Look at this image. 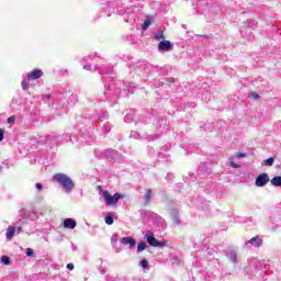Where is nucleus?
<instances>
[{
    "label": "nucleus",
    "mask_w": 281,
    "mask_h": 281,
    "mask_svg": "<svg viewBox=\"0 0 281 281\" xmlns=\"http://www.w3.org/2000/svg\"><path fill=\"white\" fill-rule=\"evenodd\" d=\"M54 181H57L66 192H71L75 188L74 181L65 173H56L53 176Z\"/></svg>",
    "instance_id": "obj_1"
},
{
    "label": "nucleus",
    "mask_w": 281,
    "mask_h": 281,
    "mask_svg": "<svg viewBox=\"0 0 281 281\" xmlns=\"http://www.w3.org/2000/svg\"><path fill=\"white\" fill-rule=\"evenodd\" d=\"M101 194L105 201V205L108 206L117 205L120 199H124L121 193H114L113 195H111L108 190L102 191Z\"/></svg>",
    "instance_id": "obj_2"
},
{
    "label": "nucleus",
    "mask_w": 281,
    "mask_h": 281,
    "mask_svg": "<svg viewBox=\"0 0 281 281\" xmlns=\"http://www.w3.org/2000/svg\"><path fill=\"white\" fill-rule=\"evenodd\" d=\"M270 181V178H269V175L268 173H260L256 180H255V186L257 188H265V186H267V183H269Z\"/></svg>",
    "instance_id": "obj_3"
},
{
    "label": "nucleus",
    "mask_w": 281,
    "mask_h": 281,
    "mask_svg": "<svg viewBox=\"0 0 281 281\" xmlns=\"http://www.w3.org/2000/svg\"><path fill=\"white\" fill-rule=\"evenodd\" d=\"M146 240L150 247H167L168 241H159L153 235H146Z\"/></svg>",
    "instance_id": "obj_4"
},
{
    "label": "nucleus",
    "mask_w": 281,
    "mask_h": 281,
    "mask_svg": "<svg viewBox=\"0 0 281 281\" xmlns=\"http://www.w3.org/2000/svg\"><path fill=\"white\" fill-rule=\"evenodd\" d=\"M158 49L160 52H172V49H175V45L170 41L164 40L159 42Z\"/></svg>",
    "instance_id": "obj_5"
},
{
    "label": "nucleus",
    "mask_w": 281,
    "mask_h": 281,
    "mask_svg": "<svg viewBox=\"0 0 281 281\" xmlns=\"http://www.w3.org/2000/svg\"><path fill=\"white\" fill-rule=\"evenodd\" d=\"M29 80H38V78H43V70L35 68L27 76Z\"/></svg>",
    "instance_id": "obj_6"
},
{
    "label": "nucleus",
    "mask_w": 281,
    "mask_h": 281,
    "mask_svg": "<svg viewBox=\"0 0 281 281\" xmlns=\"http://www.w3.org/2000/svg\"><path fill=\"white\" fill-rule=\"evenodd\" d=\"M15 234H16V226H9L5 233L7 240H12Z\"/></svg>",
    "instance_id": "obj_7"
},
{
    "label": "nucleus",
    "mask_w": 281,
    "mask_h": 281,
    "mask_svg": "<svg viewBox=\"0 0 281 281\" xmlns=\"http://www.w3.org/2000/svg\"><path fill=\"white\" fill-rule=\"evenodd\" d=\"M77 223H76V220L74 218H66L64 221V227L65 229H75Z\"/></svg>",
    "instance_id": "obj_8"
},
{
    "label": "nucleus",
    "mask_w": 281,
    "mask_h": 281,
    "mask_svg": "<svg viewBox=\"0 0 281 281\" xmlns=\"http://www.w3.org/2000/svg\"><path fill=\"white\" fill-rule=\"evenodd\" d=\"M122 245H130L131 248L137 245V241L133 237H123L121 239Z\"/></svg>",
    "instance_id": "obj_9"
},
{
    "label": "nucleus",
    "mask_w": 281,
    "mask_h": 281,
    "mask_svg": "<svg viewBox=\"0 0 281 281\" xmlns=\"http://www.w3.org/2000/svg\"><path fill=\"white\" fill-rule=\"evenodd\" d=\"M248 243L256 248L262 247V239L258 238V236L252 237Z\"/></svg>",
    "instance_id": "obj_10"
},
{
    "label": "nucleus",
    "mask_w": 281,
    "mask_h": 281,
    "mask_svg": "<svg viewBox=\"0 0 281 281\" xmlns=\"http://www.w3.org/2000/svg\"><path fill=\"white\" fill-rule=\"evenodd\" d=\"M150 201H153V190L148 189L145 193L144 206L150 205Z\"/></svg>",
    "instance_id": "obj_11"
},
{
    "label": "nucleus",
    "mask_w": 281,
    "mask_h": 281,
    "mask_svg": "<svg viewBox=\"0 0 281 281\" xmlns=\"http://www.w3.org/2000/svg\"><path fill=\"white\" fill-rule=\"evenodd\" d=\"M271 186L274 188H281V176H277L270 180Z\"/></svg>",
    "instance_id": "obj_12"
},
{
    "label": "nucleus",
    "mask_w": 281,
    "mask_h": 281,
    "mask_svg": "<svg viewBox=\"0 0 281 281\" xmlns=\"http://www.w3.org/2000/svg\"><path fill=\"white\" fill-rule=\"evenodd\" d=\"M276 159L273 157H270L261 162V166H273V162Z\"/></svg>",
    "instance_id": "obj_13"
},
{
    "label": "nucleus",
    "mask_w": 281,
    "mask_h": 281,
    "mask_svg": "<svg viewBox=\"0 0 281 281\" xmlns=\"http://www.w3.org/2000/svg\"><path fill=\"white\" fill-rule=\"evenodd\" d=\"M166 36L164 35V31H158L155 35L156 41H164Z\"/></svg>",
    "instance_id": "obj_14"
},
{
    "label": "nucleus",
    "mask_w": 281,
    "mask_h": 281,
    "mask_svg": "<svg viewBox=\"0 0 281 281\" xmlns=\"http://www.w3.org/2000/svg\"><path fill=\"white\" fill-rule=\"evenodd\" d=\"M21 87L24 91H27V89H30V81L27 80H22L21 82Z\"/></svg>",
    "instance_id": "obj_15"
},
{
    "label": "nucleus",
    "mask_w": 281,
    "mask_h": 281,
    "mask_svg": "<svg viewBox=\"0 0 281 281\" xmlns=\"http://www.w3.org/2000/svg\"><path fill=\"white\" fill-rule=\"evenodd\" d=\"M144 249H146V243L140 241V243L137 245V251H138L139 254H142V251H144Z\"/></svg>",
    "instance_id": "obj_16"
},
{
    "label": "nucleus",
    "mask_w": 281,
    "mask_h": 281,
    "mask_svg": "<svg viewBox=\"0 0 281 281\" xmlns=\"http://www.w3.org/2000/svg\"><path fill=\"white\" fill-rule=\"evenodd\" d=\"M142 27L144 31L148 30L150 27V19L145 20Z\"/></svg>",
    "instance_id": "obj_17"
},
{
    "label": "nucleus",
    "mask_w": 281,
    "mask_h": 281,
    "mask_svg": "<svg viewBox=\"0 0 281 281\" xmlns=\"http://www.w3.org/2000/svg\"><path fill=\"white\" fill-rule=\"evenodd\" d=\"M105 225H113V216L111 215L105 216Z\"/></svg>",
    "instance_id": "obj_18"
},
{
    "label": "nucleus",
    "mask_w": 281,
    "mask_h": 281,
    "mask_svg": "<svg viewBox=\"0 0 281 281\" xmlns=\"http://www.w3.org/2000/svg\"><path fill=\"white\" fill-rule=\"evenodd\" d=\"M1 262H2V265H10V257L2 256L1 257Z\"/></svg>",
    "instance_id": "obj_19"
},
{
    "label": "nucleus",
    "mask_w": 281,
    "mask_h": 281,
    "mask_svg": "<svg viewBox=\"0 0 281 281\" xmlns=\"http://www.w3.org/2000/svg\"><path fill=\"white\" fill-rule=\"evenodd\" d=\"M26 256H29V258H34V250L32 248H27Z\"/></svg>",
    "instance_id": "obj_20"
},
{
    "label": "nucleus",
    "mask_w": 281,
    "mask_h": 281,
    "mask_svg": "<svg viewBox=\"0 0 281 281\" xmlns=\"http://www.w3.org/2000/svg\"><path fill=\"white\" fill-rule=\"evenodd\" d=\"M251 100H260V95L257 92L250 94Z\"/></svg>",
    "instance_id": "obj_21"
},
{
    "label": "nucleus",
    "mask_w": 281,
    "mask_h": 281,
    "mask_svg": "<svg viewBox=\"0 0 281 281\" xmlns=\"http://www.w3.org/2000/svg\"><path fill=\"white\" fill-rule=\"evenodd\" d=\"M14 122H16V117H14V116H10V117L7 120V124H14Z\"/></svg>",
    "instance_id": "obj_22"
},
{
    "label": "nucleus",
    "mask_w": 281,
    "mask_h": 281,
    "mask_svg": "<svg viewBox=\"0 0 281 281\" xmlns=\"http://www.w3.org/2000/svg\"><path fill=\"white\" fill-rule=\"evenodd\" d=\"M245 157H247V154H245V153H238V154H236V158H237V159H245Z\"/></svg>",
    "instance_id": "obj_23"
},
{
    "label": "nucleus",
    "mask_w": 281,
    "mask_h": 281,
    "mask_svg": "<svg viewBox=\"0 0 281 281\" xmlns=\"http://www.w3.org/2000/svg\"><path fill=\"white\" fill-rule=\"evenodd\" d=\"M140 266L143 267V269H146V267H148V260L142 259Z\"/></svg>",
    "instance_id": "obj_24"
},
{
    "label": "nucleus",
    "mask_w": 281,
    "mask_h": 281,
    "mask_svg": "<svg viewBox=\"0 0 281 281\" xmlns=\"http://www.w3.org/2000/svg\"><path fill=\"white\" fill-rule=\"evenodd\" d=\"M3 135H5V131L0 128V142H3Z\"/></svg>",
    "instance_id": "obj_25"
},
{
    "label": "nucleus",
    "mask_w": 281,
    "mask_h": 281,
    "mask_svg": "<svg viewBox=\"0 0 281 281\" xmlns=\"http://www.w3.org/2000/svg\"><path fill=\"white\" fill-rule=\"evenodd\" d=\"M35 188L38 190V192H41V190H43V184L36 183Z\"/></svg>",
    "instance_id": "obj_26"
},
{
    "label": "nucleus",
    "mask_w": 281,
    "mask_h": 281,
    "mask_svg": "<svg viewBox=\"0 0 281 281\" xmlns=\"http://www.w3.org/2000/svg\"><path fill=\"white\" fill-rule=\"evenodd\" d=\"M74 268H75L74 263H68L67 265V269H69V271H74Z\"/></svg>",
    "instance_id": "obj_27"
},
{
    "label": "nucleus",
    "mask_w": 281,
    "mask_h": 281,
    "mask_svg": "<svg viewBox=\"0 0 281 281\" xmlns=\"http://www.w3.org/2000/svg\"><path fill=\"white\" fill-rule=\"evenodd\" d=\"M15 232H18V234H21V232H23V227L22 226L15 227Z\"/></svg>",
    "instance_id": "obj_28"
},
{
    "label": "nucleus",
    "mask_w": 281,
    "mask_h": 281,
    "mask_svg": "<svg viewBox=\"0 0 281 281\" xmlns=\"http://www.w3.org/2000/svg\"><path fill=\"white\" fill-rule=\"evenodd\" d=\"M231 166H232V168H238V165H236V162H234V161H231Z\"/></svg>",
    "instance_id": "obj_29"
},
{
    "label": "nucleus",
    "mask_w": 281,
    "mask_h": 281,
    "mask_svg": "<svg viewBox=\"0 0 281 281\" xmlns=\"http://www.w3.org/2000/svg\"><path fill=\"white\" fill-rule=\"evenodd\" d=\"M83 69H91V66H83Z\"/></svg>",
    "instance_id": "obj_30"
}]
</instances>
